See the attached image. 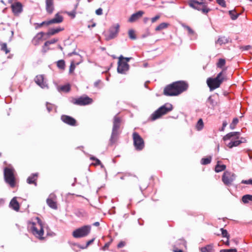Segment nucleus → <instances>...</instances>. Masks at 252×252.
I'll use <instances>...</instances> for the list:
<instances>
[{
	"label": "nucleus",
	"mask_w": 252,
	"mask_h": 252,
	"mask_svg": "<svg viewBox=\"0 0 252 252\" xmlns=\"http://www.w3.org/2000/svg\"><path fill=\"white\" fill-rule=\"evenodd\" d=\"M188 84L184 81H179L166 86L163 90V94L166 96H176L187 90Z\"/></svg>",
	"instance_id": "obj_1"
},
{
	"label": "nucleus",
	"mask_w": 252,
	"mask_h": 252,
	"mask_svg": "<svg viewBox=\"0 0 252 252\" xmlns=\"http://www.w3.org/2000/svg\"><path fill=\"white\" fill-rule=\"evenodd\" d=\"M226 70V68H223V70L220 72L216 77L208 78L207 80V84L210 91L214 90L219 88L221 84L224 81L226 80V76L224 74V72Z\"/></svg>",
	"instance_id": "obj_2"
},
{
	"label": "nucleus",
	"mask_w": 252,
	"mask_h": 252,
	"mask_svg": "<svg viewBox=\"0 0 252 252\" xmlns=\"http://www.w3.org/2000/svg\"><path fill=\"white\" fill-rule=\"evenodd\" d=\"M37 222H32L31 230L32 234L40 240H43L44 237V230L42 222L38 218H36Z\"/></svg>",
	"instance_id": "obj_3"
},
{
	"label": "nucleus",
	"mask_w": 252,
	"mask_h": 252,
	"mask_svg": "<svg viewBox=\"0 0 252 252\" xmlns=\"http://www.w3.org/2000/svg\"><path fill=\"white\" fill-rule=\"evenodd\" d=\"M122 121V119L121 117H118L117 115L114 116L112 132L110 139L112 144L114 143L118 139V136L119 134V129L120 127Z\"/></svg>",
	"instance_id": "obj_4"
},
{
	"label": "nucleus",
	"mask_w": 252,
	"mask_h": 252,
	"mask_svg": "<svg viewBox=\"0 0 252 252\" xmlns=\"http://www.w3.org/2000/svg\"><path fill=\"white\" fill-rule=\"evenodd\" d=\"M172 110V105L171 104H165L159 107L158 110L155 111L151 116V120L155 121L162 115H164Z\"/></svg>",
	"instance_id": "obj_5"
},
{
	"label": "nucleus",
	"mask_w": 252,
	"mask_h": 252,
	"mask_svg": "<svg viewBox=\"0 0 252 252\" xmlns=\"http://www.w3.org/2000/svg\"><path fill=\"white\" fill-rule=\"evenodd\" d=\"M3 174L5 182L8 184L10 187H15L16 181L14 176V169L12 168L5 167L4 169Z\"/></svg>",
	"instance_id": "obj_6"
},
{
	"label": "nucleus",
	"mask_w": 252,
	"mask_h": 252,
	"mask_svg": "<svg viewBox=\"0 0 252 252\" xmlns=\"http://www.w3.org/2000/svg\"><path fill=\"white\" fill-rule=\"evenodd\" d=\"M200 0V1H198L196 0H188V3L190 7L201 11L204 14L207 13L210 11V9L207 8L204 2L205 0Z\"/></svg>",
	"instance_id": "obj_7"
},
{
	"label": "nucleus",
	"mask_w": 252,
	"mask_h": 252,
	"mask_svg": "<svg viewBox=\"0 0 252 252\" xmlns=\"http://www.w3.org/2000/svg\"><path fill=\"white\" fill-rule=\"evenodd\" d=\"M91 230L90 225H84L76 229L72 232V236L75 238L85 237L88 235Z\"/></svg>",
	"instance_id": "obj_8"
},
{
	"label": "nucleus",
	"mask_w": 252,
	"mask_h": 252,
	"mask_svg": "<svg viewBox=\"0 0 252 252\" xmlns=\"http://www.w3.org/2000/svg\"><path fill=\"white\" fill-rule=\"evenodd\" d=\"M93 102V99L87 95H84L78 98H72L71 100L72 104L79 106L89 105Z\"/></svg>",
	"instance_id": "obj_9"
},
{
	"label": "nucleus",
	"mask_w": 252,
	"mask_h": 252,
	"mask_svg": "<svg viewBox=\"0 0 252 252\" xmlns=\"http://www.w3.org/2000/svg\"><path fill=\"white\" fill-rule=\"evenodd\" d=\"M133 144L137 150H142L144 147V141L140 135L137 132H134L132 134Z\"/></svg>",
	"instance_id": "obj_10"
},
{
	"label": "nucleus",
	"mask_w": 252,
	"mask_h": 252,
	"mask_svg": "<svg viewBox=\"0 0 252 252\" xmlns=\"http://www.w3.org/2000/svg\"><path fill=\"white\" fill-rule=\"evenodd\" d=\"M123 56L121 55L119 57V61L118 63L117 70L119 73H125L129 69V65L126 62L123 61Z\"/></svg>",
	"instance_id": "obj_11"
},
{
	"label": "nucleus",
	"mask_w": 252,
	"mask_h": 252,
	"mask_svg": "<svg viewBox=\"0 0 252 252\" xmlns=\"http://www.w3.org/2000/svg\"><path fill=\"white\" fill-rule=\"evenodd\" d=\"M235 178V174L228 171H225L222 176V181L226 186L231 185Z\"/></svg>",
	"instance_id": "obj_12"
},
{
	"label": "nucleus",
	"mask_w": 252,
	"mask_h": 252,
	"mask_svg": "<svg viewBox=\"0 0 252 252\" xmlns=\"http://www.w3.org/2000/svg\"><path fill=\"white\" fill-rule=\"evenodd\" d=\"M13 0H9L8 2L12 3L11 7L13 14L15 15H19L23 11V5L20 2H16L12 3Z\"/></svg>",
	"instance_id": "obj_13"
},
{
	"label": "nucleus",
	"mask_w": 252,
	"mask_h": 252,
	"mask_svg": "<svg viewBox=\"0 0 252 252\" xmlns=\"http://www.w3.org/2000/svg\"><path fill=\"white\" fill-rule=\"evenodd\" d=\"M61 119L64 123L70 126H77V121L71 116L63 115L61 116Z\"/></svg>",
	"instance_id": "obj_14"
},
{
	"label": "nucleus",
	"mask_w": 252,
	"mask_h": 252,
	"mask_svg": "<svg viewBox=\"0 0 252 252\" xmlns=\"http://www.w3.org/2000/svg\"><path fill=\"white\" fill-rule=\"evenodd\" d=\"M57 196L54 193H51L49 197L46 199L48 205L53 209H57Z\"/></svg>",
	"instance_id": "obj_15"
},
{
	"label": "nucleus",
	"mask_w": 252,
	"mask_h": 252,
	"mask_svg": "<svg viewBox=\"0 0 252 252\" xmlns=\"http://www.w3.org/2000/svg\"><path fill=\"white\" fill-rule=\"evenodd\" d=\"M119 28L118 24L112 26L109 30V35L106 37V39L108 40L115 37L119 32Z\"/></svg>",
	"instance_id": "obj_16"
},
{
	"label": "nucleus",
	"mask_w": 252,
	"mask_h": 252,
	"mask_svg": "<svg viewBox=\"0 0 252 252\" xmlns=\"http://www.w3.org/2000/svg\"><path fill=\"white\" fill-rule=\"evenodd\" d=\"M44 35H45V33L42 32L37 33L32 40V44L34 46L39 45L43 41Z\"/></svg>",
	"instance_id": "obj_17"
},
{
	"label": "nucleus",
	"mask_w": 252,
	"mask_h": 252,
	"mask_svg": "<svg viewBox=\"0 0 252 252\" xmlns=\"http://www.w3.org/2000/svg\"><path fill=\"white\" fill-rule=\"evenodd\" d=\"M45 9L48 14L53 13L55 9L54 0H45Z\"/></svg>",
	"instance_id": "obj_18"
},
{
	"label": "nucleus",
	"mask_w": 252,
	"mask_h": 252,
	"mask_svg": "<svg viewBox=\"0 0 252 252\" xmlns=\"http://www.w3.org/2000/svg\"><path fill=\"white\" fill-rule=\"evenodd\" d=\"M144 14L143 11H138V12L132 14L128 19V21L130 23H133L141 18Z\"/></svg>",
	"instance_id": "obj_19"
},
{
	"label": "nucleus",
	"mask_w": 252,
	"mask_h": 252,
	"mask_svg": "<svg viewBox=\"0 0 252 252\" xmlns=\"http://www.w3.org/2000/svg\"><path fill=\"white\" fill-rule=\"evenodd\" d=\"M34 81L38 86L42 88L45 87V83L44 81V77L42 75H37L34 78Z\"/></svg>",
	"instance_id": "obj_20"
},
{
	"label": "nucleus",
	"mask_w": 252,
	"mask_h": 252,
	"mask_svg": "<svg viewBox=\"0 0 252 252\" xmlns=\"http://www.w3.org/2000/svg\"><path fill=\"white\" fill-rule=\"evenodd\" d=\"M63 17L59 13H57L54 18L49 20V23L51 25L53 24H59L62 23L63 21Z\"/></svg>",
	"instance_id": "obj_21"
},
{
	"label": "nucleus",
	"mask_w": 252,
	"mask_h": 252,
	"mask_svg": "<svg viewBox=\"0 0 252 252\" xmlns=\"http://www.w3.org/2000/svg\"><path fill=\"white\" fill-rule=\"evenodd\" d=\"M64 30L63 28L58 27L57 28L50 29L47 32L45 33L48 36L53 35L59 32L63 31Z\"/></svg>",
	"instance_id": "obj_22"
},
{
	"label": "nucleus",
	"mask_w": 252,
	"mask_h": 252,
	"mask_svg": "<svg viewBox=\"0 0 252 252\" xmlns=\"http://www.w3.org/2000/svg\"><path fill=\"white\" fill-rule=\"evenodd\" d=\"M10 207L16 211H18L20 209V205L16 198L14 197L10 201Z\"/></svg>",
	"instance_id": "obj_23"
},
{
	"label": "nucleus",
	"mask_w": 252,
	"mask_h": 252,
	"mask_svg": "<svg viewBox=\"0 0 252 252\" xmlns=\"http://www.w3.org/2000/svg\"><path fill=\"white\" fill-rule=\"evenodd\" d=\"M38 174L37 173L33 174L29 176L27 180V183L29 184H34L35 186L37 185L36 181Z\"/></svg>",
	"instance_id": "obj_24"
},
{
	"label": "nucleus",
	"mask_w": 252,
	"mask_h": 252,
	"mask_svg": "<svg viewBox=\"0 0 252 252\" xmlns=\"http://www.w3.org/2000/svg\"><path fill=\"white\" fill-rule=\"evenodd\" d=\"M240 135L239 132H231L227 133L223 137L224 141L230 139L233 137H236L237 139L239 138V135Z\"/></svg>",
	"instance_id": "obj_25"
},
{
	"label": "nucleus",
	"mask_w": 252,
	"mask_h": 252,
	"mask_svg": "<svg viewBox=\"0 0 252 252\" xmlns=\"http://www.w3.org/2000/svg\"><path fill=\"white\" fill-rule=\"evenodd\" d=\"M80 63V62H76L75 60H73L71 61L69 69V73L72 74L74 73V71L76 67V65H78Z\"/></svg>",
	"instance_id": "obj_26"
},
{
	"label": "nucleus",
	"mask_w": 252,
	"mask_h": 252,
	"mask_svg": "<svg viewBox=\"0 0 252 252\" xmlns=\"http://www.w3.org/2000/svg\"><path fill=\"white\" fill-rule=\"evenodd\" d=\"M58 41V39H52L50 40L47 41L44 43V46H43V51L44 53L47 51V49H45L46 47L48 46L50 44H54Z\"/></svg>",
	"instance_id": "obj_27"
},
{
	"label": "nucleus",
	"mask_w": 252,
	"mask_h": 252,
	"mask_svg": "<svg viewBox=\"0 0 252 252\" xmlns=\"http://www.w3.org/2000/svg\"><path fill=\"white\" fill-rule=\"evenodd\" d=\"M90 158L91 160H94L95 161L94 163H93V164L94 165V166L100 165L101 168L104 167V165L101 163L100 160L99 159H98V158H97L95 157H93L92 156H90Z\"/></svg>",
	"instance_id": "obj_28"
},
{
	"label": "nucleus",
	"mask_w": 252,
	"mask_h": 252,
	"mask_svg": "<svg viewBox=\"0 0 252 252\" xmlns=\"http://www.w3.org/2000/svg\"><path fill=\"white\" fill-rule=\"evenodd\" d=\"M220 161H218L217 164L215 166V171L216 172H220L224 170L226 168V166L224 164H220Z\"/></svg>",
	"instance_id": "obj_29"
},
{
	"label": "nucleus",
	"mask_w": 252,
	"mask_h": 252,
	"mask_svg": "<svg viewBox=\"0 0 252 252\" xmlns=\"http://www.w3.org/2000/svg\"><path fill=\"white\" fill-rule=\"evenodd\" d=\"M228 40L227 38L225 36H221L220 37L218 40L216 42V44H219L220 45H222V44H225L228 43Z\"/></svg>",
	"instance_id": "obj_30"
},
{
	"label": "nucleus",
	"mask_w": 252,
	"mask_h": 252,
	"mask_svg": "<svg viewBox=\"0 0 252 252\" xmlns=\"http://www.w3.org/2000/svg\"><path fill=\"white\" fill-rule=\"evenodd\" d=\"M241 144V142L239 140H236L234 141L231 140L228 144L227 147L229 148H232L233 147H236Z\"/></svg>",
	"instance_id": "obj_31"
},
{
	"label": "nucleus",
	"mask_w": 252,
	"mask_h": 252,
	"mask_svg": "<svg viewBox=\"0 0 252 252\" xmlns=\"http://www.w3.org/2000/svg\"><path fill=\"white\" fill-rule=\"evenodd\" d=\"M242 201L244 204L248 203L249 201H252V195L246 194L243 196Z\"/></svg>",
	"instance_id": "obj_32"
},
{
	"label": "nucleus",
	"mask_w": 252,
	"mask_h": 252,
	"mask_svg": "<svg viewBox=\"0 0 252 252\" xmlns=\"http://www.w3.org/2000/svg\"><path fill=\"white\" fill-rule=\"evenodd\" d=\"M226 62L225 60L224 59H220L218 61V62L217 63V66L218 68H220L222 69V70L223 68H225L226 67H223L225 64Z\"/></svg>",
	"instance_id": "obj_33"
},
{
	"label": "nucleus",
	"mask_w": 252,
	"mask_h": 252,
	"mask_svg": "<svg viewBox=\"0 0 252 252\" xmlns=\"http://www.w3.org/2000/svg\"><path fill=\"white\" fill-rule=\"evenodd\" d=\"M201 252H213V246L212 245H208L205 247L200 249Z\"/></svg>",
	"instance_id": "obj_34"
},
{
	"label": "nucleus",
	"mask_w": 252,
	"mask_h": 252,
	"mask_svg": "<svg viewBox=\"0 0 252 252\" xmlns=\"http://www.w3.org/2000/svg\"><path fill=\"white\" fill-rule=\"evenodd\" d=\"M0 50L7 54L10 52V50L7 48V44L0 41Z\"/></svg>",
	"instance_id": "obj_35"
},
{
	"label": "nucleus",
	"mask_w": 252,
	"mask_h": 252,
	"mask_svg": "<svg viewBox=\"0 0 252 252\" xmlns=\"http://www.w3.org/2000/svg\"><path fill=\"white\" fill-rule=\"evenodd\" d=\"M169 24L166 23H162L160 24L158 26L156 29V31H160L162 30L163 29H166L168 27Z\"/></svg>",
	"instance_id": "obj_36"
},
{
	"label": "nucleus",
	"mask_w": 252,
	"mask_h": 252,
	"mask_svg": "<svg viewBox=\"0 0 252 252\" xmlns=\"http://www.w3.org/2000/svg\"><path fill=\"white\" fill-rule=\"evenodd\" d=\"M204 127V123L202 119H199L197 124H196L195 127L198 131L201 130Z\"/></svg>",
	"instance_id": "obj_37"
},
{
	"label": "nucleus",
	"mask_w": 252,
	"mask_h": 252,
	"mask_svg": "<svg viewBox=\"0 0 252 252\" xmlns=\"http://www.w3.org/2000/svg\"><path fill=\"white\" fill-rule=\"evenodd\" d=\"M58 67L62 70H64L65 67V62L63 60H61L57 62Z\"/></svg>",
	"instance_id": "obj_38"
},
{
	"label": "nucleus",
	"mask_w": 252,
	"mask_h": 252,
	"mask_svg": "<svg viewBox=\"0 0 252 252\" xmlns=\"http://www.w3.org/2000/svg\"><path fill=\"white\" fill-rule=\"evenodd\" d=\"M208 102L213 107H214L215 106L218 105V102L214 98V96H210L209 97V98H208Z\"/></svg>",
	"instance_id": "obj_39"
},
{
	"label": "nucleus",
	"mask_w": 252,
	"mask_h": 252,
	"mask_svg": "<svg viewBox=\"0 0 252 252\" xmlns=\"http://www.w3.org/2000/svg\"><path fill=\"white\" fill-rule=\"evenodd\" d=\"M229 14L232 20H236L239 15V14L237 13L235 10L229 11Z\"/></svg>",
	"instance_id": "obj_40"
},
{
	"label": "nucleus",
	"mask_w": 252,
	"mask_h": 252,
	"mask_svg": "<svg viewBox=\"0 0 252 252\" xmlns=\"http://www.w3.org/2000/svg\"><path fill=\"white\" fill-rule=\"evenodd\" d=\"M211 157H209L206 158H203L201 159V163L203 165H207L211 162Z\"/></svg>",
	"instance_id": "obj_41"
},
{
	"label": "nucleus",
	"mask_w": 252,
	"mask_h": 252,
	"mask_svg": "<svg viewBox=\"0 0 252 252\" xmlns=\"http://www.w3.org/2000/svg\"><path fill=\"white\" fill-rule=\"evenodd\" d=\"M220 231H221V235L223 237H226L227 239H229L230 235L226 230L221 228Z\"/></svg>",
	"instance_id": "obj_42"
},
{
	"label": "nucleus",
	"mask_w": 252,
	"mask_h": 252,
	"mask_svg": "<svg viewBox=\"0 0 252 252\" xmlns=\"http://www.w3.org/2000/svg\"><path fill=\"white\" fill-rule=\"evenodd\" d=\"M128 36H129V37L132 40H134L136 39V35L135 34V32L133 30H129Z\"/></svg>",
	"instance_id": "obj_43"
},
{
	"label": "nucleus",
	"mask_w": 252,
	"mask_h": 252,
	"mask_svg": "<svg viewBox=\"0 0 252 252\" xmlns=\"http://www.w3.org/2000/svg\"><path fill=\"white\" fill-rule=\"evenodd\" d=\"M77 6H78V4H77L75 5V9L74 10H73L72 11H71V12H66L68 16L71 17V18H74L75 17V15H76V9L77 8Z\"/></svg>",
	"instance_id": "obj_44"
},
{
	"label": "nucleus",
	"mask_w": 252,
	"mask_h": 252,
	"mask_svg": "<svg viewBox=\"0 0 252 252\" xmlns=\"http://www.w3.org/2000/svg\"><path fill=\"white\" fill-rule=\"evenodd\" d=\"M61 90H62L63 91H64L65 92H68L70 90V87L69 85H66L62 86L61 88Z\"/></svg>",
	"instance_id": "obj_45"
},
{
	"label": "nucleus",
	"mask_w": 252,
	"mask_h": 252,
	"mask_svg": "<svg viewBox=\"0 0 252 252\" xmlns=\"http://www.w3.org/2000/svg\"><path fill=\"white\" fill-rule=\"evenodd\" d=\"M183 26L185 29H186L188 31L189 34H194V31L189 26L186 25H183Z\"/></svg>",
	"instance_id": "obj_46"
},
{
	"label": "nucleus",
	"mask_w": 252,
	"mask_h": 252,
	"mask_svg": "<svg viewBox=\"0 0 252 252\" xmlns=\"http://www.w3.org/2000/svg\"><path fill=\"white\" fill-rule=\"evenodd\" d=\"M46 108H47V109L48 112H50L54 108V106L53 104H52L50 103H46Z\"/></svg>",
	"instance_id": "obj_47"
},
{
	"label": "nucleus",
	"mask_w": 252,
	"mask_h": 252,
	"mask_svg": "<svg viewBox=\"0 0 252 252\" xmlns=\"http://www.w3.org/2000/svg\"><path fill=\"white\" fill-rule=\"evenodd\" d=\"M50 25H51V24L49 23V21H43V22H42V23H41L40 24H37V28H40V27H42L44 25L49 26Z\"/></svg>",
	"instance_id": "obj_48"
},
{
	"label": "nucleus",
	"mask_w": 252,
	"mask_h": 252,
	"mask_svg": "<svg viewBox=\"0 0 252 252\" xmlns=\"http://www.w3.org/2000/svg\"><path fill=\"white\" fill-rule=\"evenodd\" d=\"M220 252H237L236 249H224L220 251Z\"/></svg>",
	"instance_id": "obj_49"
},
{
	"label": "nucleus",
	"mask_w": 252,
	"mask_h": 252,
	"mask_svg": "<svg viewBox=\"0 0 252 252\" xmlns=\"http://www.w3.org/2000/svg\"><path fill=\"white\" fill-rule=\"evenodd\" d=\"M218 4L221 5L222 7H225L226 4L224 0H216Z\"/></svg>",
	"instance_id": "obj_50"
},
{
	"label": "nucleus",
	"mask_w": 252,
	"mask_h": 252,
	"mask_svg": "<svg viewBox=\"0 0 252 252\" xmlns=\"http://www.w3.org/2000/svg\"><path fill=\"white\" fill-rule=\"evenodd\" d=\"M126 243L125 241H121L117 245L118 248H121L124 247L126 245Z\"/></svg>",
	"instance_id": "obj_51"
},
{
	"label": "nucleus",
	"mask_w": 252,
	"mask_h": 252,
	"mask_svg": "<svg viewBox=\"0 0 252 252\" xmlns=\"http://www.w3.org/2000/svg\"><path fill=\"white\" fill-rule=\"evenodd\" d=\"M241 183L244 184H252V179H249L248 180H242Z\"/></svg>",
	"instance_id": "obj_52"
},
{
	"label": "nucleus",
	"mask_w": 252,
	"mask_h": 252,
	"mask_svg": "<svg viewBox=\"0 0 252 252\" xmlns=\"http://www.w3.org/2000/svg\"><path fill=\"white\" fill-rule=\"evenodd\" d=\"M160 18L159 15H156L155 17L152 18L151 19V22L153 23L156 22Z\"/></svg>",
	"instance_id": "obj_53"
},
{
	"label": "nucleus",
	"mask_w": 252,
	"mask_h": 252,
	"mask_svg": "<svg viewBox=\"0 0 252 252\" xmlns=\"http://www.w3.org/2000/svg\"><path fill=\"white\" fill-rule=\"evenodd\" d=\"M95 13L97 15H101L102 14V9L101 8H99L98 9L95 10Z\"/></svg>",
	"instance_id": "obj_54"
},
{
	"label": "nucleus",
	"mask_w": 252,
	"mask_h": 252,
	"mask_svg": "<svg viewBox=\"0 0 252 252\" xmlns=\"http://www.w3.org/2000/svg\"><path fill=\"white\" fill-rule=\"evenodd\" d=\"M94 239H95V238H93L91 240H90L89 241H88L87 242L86 246L85 248H87L90 245L92 244L93 243V242L94 241Z\"/></svg>",
	"instance_id": "obj_55"
},
{
	"label": "nucleus",
	"mask_w": 252,
	"mask_h": 252,
	"mask_svg": "<svg viewBox=\"0 0 252 252\" xmlns=\"http://www.w3.org/2000/svg\"><path fill=\"white\" fill-rule=\"evenodd\" d=\"M227 123L226 121H224L222 123V126L221 129H220V131H223L225 127L227 126Z\"/></svg>",
	"instance_id": "obj_56"
},
{
	"label": "nucleus",
	"mask_w": 252,
	"mask_h": 252,
	"mask_svg": "<svg viewBox=\"0 0 252 252\" xmlns=\"http://www.w3.org/2000/svg\"><path fill=\"white\" fill-rule=\"evenodd\" d=\"M238 122H239L238 119L237 118H235L233 119L232 123L233 124V125H236L238 123Z\"/></svg>",
	"instance_id": "obj_57"
},
{
	"label": "nucleus",
	"mask_w": 252,
	"mask_h": 252,
	"mask_svg": "<svg viewBox=\"0 0 252 252\" xmlns=\"http://www.w3.org/2000/svg\"><path fill=\"white\" fill-rule=\"evenodd\" d=\"M251 48L252 47L251 45H247L242 47V48L244 50H249L251 49Z\"/></svg>",
	"instance_id": "obj_58"
},
{
	"label": "nucleus",
	"mask_w": 252,
	"mask_h": 252,
	"mask_svg": "<svg viewBox=\"0 0 252 252\" xmlns=\"http://www.w3.org/2000/svg\"><path fill=\"white\" fill-rule=\"evenodd\" d=\"M130 59L131 58H125L123 57V61H124V62H126V63H127Z\"/></svg>",
	"instance_id": "obj_59"
},
{
	"label": "nucleus",
	"mask_w": 252,
	"mask_h": 252,
	"mask_svg": "<svg viewBox=\"0 0 252 252\" xmlns=\"http://www.w3.org/2000/svg\"><path fill=\"white\" fill-rule=\"evenodd\" d=\"M241 142V143H246L247 140L246 138L241 137V139L239 140Z\"/></svg>",
	"instance_id": "obj_60"
},
{
	"label": "nucleus",
	"mask_w": 252,
	"mask_h": 252,
	"mask_svg": "<svg viewBox=\"0 0 252 252\" xmlns=\"http://www.w3.org/2000/svg\"><path fill=\"white\" fill-rule=\"evenodd\" d=\"M100 81H96L94 83V85L95 87L99 88V84L100 83Z\"/></svg>",
	"instance_id": "obj_61"
},
{
	"label": "nucleus",
	"mask_w": 252,
	"mask_h": 252,
	"mask_svg": "<svg viewBox=\"0 0 252 252\" xmlns=\"http://www.w3.org/2000/svg\"><path fill=\"white\" fill-rule=\"evenodd\" d=\"M235 126H236V125H233V124L231 123L230 125V127L231 129H233L235 128Z\"/></svg>",
	"instance_id": "obj_62"
},
{
	"label": "nucleus",
	"mask_w": 252,
	"mask_h": 252,
	"mask_svg": "<svg viewBox=\"0 0 252 252\" xmlns=\"http://www.w3.org/2000/svg\"><path fill=\"white\" fill-rule=\"evenodd\" d=\"M93 225L95 226H98L99 225V222H95L94 223Z\"/></svg>",
	"instance_id": "obj_63"
},
{
	"label": "nucleus",
	"mask_w": 252,
	"mask_h": 252,
	"mask_svg": "<svg viewBox=\"0 0 252 252\" xmlns=\"http://www.w3.org/2000/svg\"><path fill=\"white\" fill-rule=\"evenodd\" d=\"M174 252H183L181 250H174L173 251Z\"/></svg>",
	"instance_id": "obj_64"
}]
</instances>
